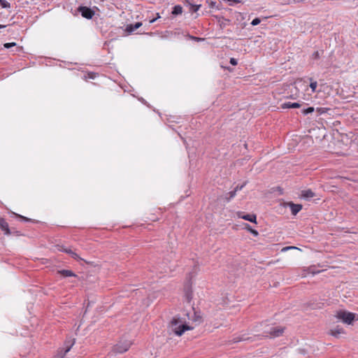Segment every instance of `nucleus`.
Masks as SVG:
<instances>
[{
    "instance_id": "nucleus-11",
    "label": "nucleus",
    "mask_w": 358,
    "mask_h": 358,
    "mask_svg": "<svg viewBox=\"0 0 358 358\" xmlns=\"http://www.w3.org/2000/svg\"><path fill=\"white\" fill-rule=\"evenodd\" d=\"M75 343V339H69V340H66L64 343V354L62 356V357H64V356L68 352L70 351V350L71 349V348L73 347V345H74Z\"/></svg>"
},
{
    "instance_id": "nucleus-18",
    "label": "nucleus",
    "mask_w": 358,
    "mask_h": 358,
    "mask_svg": "<svg viewBox=\"0 0 358 358\" xmlns=\"http://www.w3.org/2000/svg\"><path fill=\"white\" fill-rule=\"evenodd\" d=\"M182 7L180 5H176L173 7L171 13L173 15H178L182 14Z\"/></svg>"
},
{
    "instance_id": "nucleus-19",
    "label": "nucleus",
    "mask_w": 358,
    "mask_h": 358,
    "mask_svg": "<svg viewBox=\"0 0 358 358\" xmlns=\"http://www.w3.org/2000/svg\"><path fill=\"white\" fill-rule=\"evenodd\" d=\"M330 108H323V107H317L316 110H315L316 113L315 117H317L318 116L327 113L328 110H330Z\"/></svg>"
},
{
    "instance_id": "nucleus-32",
    "label": "nucleus",
    "mask_w": 358,
    "mask_h": 358,
    "mask_svg": "<svg viewBox=\"0 0 358 358\" xmlns=\"http://www.w3.org/2000/svg\"><path fill=\"white\" fill-rule=\"evenodd\" d=\"M260 22H261V20L259 17H255L251 22V24L252 26H256V25H258Z\"/></svg>"
},
{
    "instance_id": "nucleus-42",
    "label": "nucleus",
    "mask_w": 358,
    "mask_h": 358,
    "mask_svg": "<svg viewBox=\"0 0 358 358\" xmlns=\"http://www.w3.org/2000/svg\"><path fill=\"white\" fill-rule=\"evenodd\" d=\"M194 38H195V39H196V40H197V41L203 40V38H196V37H194Z\"/></svg>"
},
{
    "instance_id": "nucleus-30",
    "label": "nucleus",
    "mask_w": 358,
    "mask_h": 358,
    "mask_svg": "<svg viewBox=\"0 0 358 358\" xmlns=\"http://www.w3.org/2000/svg\"><path fill=\"white\" fill-rule=\"evenodd\" d=\"M15 216L19 217L22 221H24V222H31V220L30 218H28V217H26L24 216H22L21 215H18V214H16L15 213Z\"/></svg>"
},
{
    "instance_id": "nucleus-14",
    "label": "nucleus",
    "mask_w": 358,
    "mask_h": 358,
    "mask_svg": "<svg viewBox=\"0 0 358 358\" xmlns=\"http://www.w3.org/2000/svg\"><path fill=\"white\" fill-rule=\"evenodd\" d=\"M57 273L61 275L63 277H65V278L66 277H77V275L71 270H66V269L59 270L57 271Z\"/></svg>"
},
{
    "instance_id": "nucleus-40",
    "label": "nucleus",
    "mask_w": 358,
    "mask_h": 358,
    "mask_svg": "<svg viewBox=\"0 0 358 358\" xmlns=\"http://www.w3.org/2000/svg\"><path fill=\"white\" fill-rule=\"evenodd\" d=\"M313 57L314 59H318V58L320 57V53H319V52H318V51H315V52H313Z\"/></svg>"
},
{
    "instance_id": "nucleus-25",
    "label": "nucleus",
    "mask_w": 358,
    "mask_h": 358,
    "mask_svg": "<svg viewBox=\"0 0 358 358\" xmlns=\"http://www.w3.org/2000/svg\"><path fill=\"white\" fill-rule=\"evenodd\" d=\"M208 5H209V7L210 8H216L217 10L220 9V7H219V5H217V1H213V0H207L206 1Z\"/></svg>"
},
{
    "instance_id": "nucleus-27",
    "label": "nucleus",
    "mask_w": 358,
    "mask_h": 358,
    "mask_svg": "<svg viewBox=\"0 0 358 358\" xmlns=\"http://www.w3.org/2000/svg\"><path fill=\"white\" fill-rule=\"evenodd\" d=\"M236 194V192L234 189L233 191H231L228 192L225 196V199L227 201H229L231 199H233Z\"/></svg>"
},
{
    "instance_id": "nucleus-10",
    "label": "nucleus",
    "mask_w": 358,
    "mask_h": 358,
    "mask_svg": "<svg viewBox=\"0 0 358 358\" xmlns=\"http://www.w3.org/2000/svg\"><path fill=\"white\" fill-rule=\"evenodd\" d=\"M142 26V22H137L135 24H129L127 26L125 31L128 34H132L134 31Z\"/></svg>"
},
{
    "instance_id": "nucleus-28",
    "label": "nucleus",
    "mask_w": 358,
    "mask_h": 358,
    "mask_svg": "<svg viewBox=\"0 0 358 358\" xmlns=\"http://www.w3.org/2000/svg\"><path fill=\"white\" fill-rule=\"evenodd\" d=\"M0 5L3 8H8L10 7V3L6 0H0Z\"/></svg>"
},
{
    "instance_id": "nucleus-15",
    "label": "nucleus",
    "mask_w": 358,
    "mask_h": 358,
    "mask_svg": "<svg viewBox=\"0 0 358 358\" xmlns=\"http://www.w3.org/2000/svg\"><path fill=\"white\" fill-rule=\"evenodd\" d=\"M185 297L188 303H189L192 299L193 292L191 285L185 288Z\"/></svg>"
},
{
    "instance_id": "nucleus-13",
    "label": "nucleus",
    "mask_w": 358,
    "mask_h": 358,
    "mask_svg": "<svg viewBox=\"0 0 358 358\" xmlns=\"http://www.w3.org/2000/svg\"><path fill=\"white\" fill-rule=\"evenodd\" d=\"M343 334H345V331L339 326H337L334 329L330 330V334L336 338H339L340 335Z\"/></svg>"
},
{
    "instance_id": "nucleus-23",
    "label": "nucleus",
    "mask_w": 358,
    "mask_h": 358,
    "mask_svg": "<svg viewBox=\"0 0 358 358\" xmlns=\"http://www.w3.org/2000/svg\"><path fill=\"white\" fill-rule=\"evenodd\" d=\"M201 6V4L197 5V4H194L193 3L189 7V10L190 13H195V12H196V11H198L199 10Z\"/></svg>"
},
{
    "instance_id": "nucleus-26",
    "label": "nucleus",
    "mask_w": 358,
    "mask_h": 358,
    "mask_svg": "<svg viewBox=\"0 0 358 358\" xmlns=\"http://www.w3.org/2000/svg\"><path fill=\"white\" fill-rule=\"evenodd\" d=\"M193 310H194V308H193ZM192 320L194 322H199V323L202 322L201 316L195 311H194V317Z\"/></svg>"
},
{
    "instance_id": "nucleus-6",
    "label": "nucleus",
    "mask_w": 358,
    "mask_h": 358,
    "mask_svg": "<svg viewBox=\"0 0 358 358\" xmlns=\"http://www.w3.org/2000/svg\"><path fill=\"white\" fill-rule=\"evenodd\" d=\"M285 205L289 207L292 214L293 215H296L297 213L302 209L303 207L301 204L294 203L292 201L286 203Z\"/></svg>"
},
{
    "instance_id": "nucleus-37",
    "label": "nucleus",
    "mask_w": 358,
    "mask_h": 358,
    "mask_svg": "<svg viewBox=\"0 0 358 358\" xmlns=\"http://www.w3.org/2000/svg\"><path fill=\"white\" fill-rule=\"evenodd\" d=\"M299 250L298 248L295 247V246H288V247H286V248H284L282 251H285V250Z\"/></svg>"
},
{
    "instance_id": "nucleus-5",
    "label": "nucleus",
    "mask_w": 358,
    "mask_h": 358,
    "mask_svg": "<svg viewBox=\"0 0 358 358\" xmlns=\"http://www.w3.org/2000/svg\"><path fill=\"white\" fill-rule=\"evenodd\" d=\"M130 341H120L113 347V351L115 353H123L129 350L131 346Z\"/></svg>"
},
{
    "instance_id": "nucleus-22",
    "label": "nucleus",
    "mask_w": 358,
    "mask_h": 358,
    "mask_svg": "<svg viewBox=\"0 0 358 358\" xmlns=\"http://www.w3.org/2000/svg\"><path fill=\"white\" fill-rule=\"evenodd\" d=\"M315 112V108L313 106L308 107L301 110V113L304 115L313 113Z\"/></svg>"
},
{
    "instance_id": "nucleus-36",
    "label": "nucleus",
    "mask_w": 358,
    "mask_h": 358,
    "mask_svg": "<svg viewBox=\"0 0 358 358\" xmlns=\"http://www.w3.org/2000/svg\"><path fill=\"white\" fill-rule=\"evenodd\" d=\"M183 3L185 6L189 7L192 3H194L193 0H183Z\"/></svg>"
},
{
    "instance_id": "nucleus-38",
    "label": "nucleus",
    "mask_w": 358,
    "mask_h": 358,
    "mask_svg": "<svg viewBox=\"0 0 358 358\" xmlns=\"http://www.w3.org/2000/svg\"><path fill=\"white\" fill-rule=\"evenodd\" d=\"M229 63H230L231 65H233V66H236V65H237L238 62H237L236 59H235V58H231V59H230V61H229Z\"/></svg>"
},
{
    "instance_id": "nucleus-2",
    "label": "nucleus",
    "mask_w": 358,
    "mask_h": 358,
    "mask_svg": "<svg viewBox=\"0 0 358 358\" xmlns=\"http://www.w3.org/2000/svg\"><path fill=\"white\" fill-rule=\"evenodd\" d=\"M171 327L172 331L177 336H182L185 331L187 330H191L193 328L187 325V324H183L182 320L179 317H173L171 322Z\"/></svg>"
},
{
    "instance_id": "nucleus-29",
    "label": "nucleus",
    "mask_w": 358,
    "mask_h": 358,
    "mask_svg": "<svg viewBox=\"0 0 358 358\" xmlns=\"http://www.w3.org/2000/svg\"><path fill=\"white\" fill-rule=\"evenodd\" d=\"M71 257L78 262L84 261L85 262L87 263L85 260L81 258L76 252H74L73 254L71 255Z\"/></svg>"
},
{
    "instance_id": "nucleus-3",
    "label": "nucleus",
    "mask_w": 358,
    "mask_h": 358,
    "mask_svg": "<svg viewBox=\"0 0 358 358\" xmlns=\"http://www.w3.org/2000/svg\"><path fill=\"white\" fill-rule=\"evenodd\" d=\"M336 316L344 323L351 324L355 320L356 314L346 310H339L337 312Z\"/></svg>"
},
{
    "instance_id": "nucleus-21",
    "label": "nucleus",
    "mask_w": 358,
    "mask_h": 358,
    "mask_svg": "<svg viewBox=\"0 0 358 358\" xmlns=\"http://www.w3.org/2000/svg\"><path fill=\"white\" fill-rule=\"evenodd\" d=\"M308 80H310V87L313 92H316V88L317 87V81L314 80L312 78H309Z\"/></svg>"
},
{
    "instance_id": "nucleus-31",
    "label": "nucleus",
    "mask_w": 358,
    "mask_h": 358,
    "mask_svg": "<svg viewBox=\"0 0 358 358\" xmlns=\"http://www.w3.org/2000/svg\"><path fill=\"white\" fill-rule=\"evenodd\" d=\"M16 45V43L12 42V43H6L3 44V46L5 48L9 49L12 47H14Z\"/></svg>"
},
{
    "instance_id": "nucleus-35",
    "label": "nucleus",
    "mask_w": 358,
    "mask_h": 358,
    "mask_svg": "<svg viewBox=\"0 0 358 358\" xmlns=\"http://www.w3.org/2000/svg\"><path fill=\"white\" fill-rule=\"evenodd\" d=\"M97 73L94 72H89L87 73V78L90 79H94L96 77Z\"/></svg>"
},
{
    "instance_id": "nucleus-12",
    "label": "nucleus",
    "mask_w": 358,
    "mask_h": 358,
    "mask_svg": "<svg viewBox=\"0 0 358 358\" xmlns=\"http://www.w3.org/2000/svg\"><path fill=\"white\" fill-rule=\"evenodd\" d=\"M315 196V193L310 189L301 191V196L304 199L309 200Z\"/></svg>"
},
{
    "instance_id": "nucleus-17",
    "label": "nucleus",
    "mask_w": 358,
    "mask_h": 358,
    "mask_svg": "<svg viewBox=\"0 0 358 358\" xmlns=\"http://www.w3.org/2000/svg\"><path fill=\"white\" fill-rule=\"evenodd\" d=\"M301 105L298 102H294V103L285 102L281 105V108L283 109H285V108H297L301 107Z\"/></svg>"
},
{
    "instance_id": "nucleus-33",
    "label": "nucleus",
    "mask_w": 358,
    "mask_h": 358,
    "mask_svg": "<svg viewBox=\"0 0 358 358\" xmlns=\"http://www.w3.org/2000/svg\"><path fill=\"white\" fill-rule=\"evenodd\" d=\"M246 185V182H244L243 184L242 185H238L235 188H234V190L236 192H237L239 190H241Z\"/></svg>"
},
{
    "instance_id": "nucleus-7",
    "label": "nucleus",
    "mask_w": 358,
    "mask_h": 358,
    "mask_svg": "<svg viewBox=\"0 0 358 358\" xmlns=\"http://www.w3.org/2000/svg\"><path fill=\"white\" fill-rule=\"evenodd\" d=\"M0 229L6 236L11 235V229L9 228L8 224L3 217L0 218Z\"/></svg>"
},
{
    "instance_id": "nucleus-4",
    "label": "nucleus",
    "mask_w": 358,
    "mask_h": 358,
    "mask_svg": "<svg viewBox=\"0 0 358 358\" xmlns=\"http://www.w3.org/2000/svg\"><path fill=\"white\" fill-rule=\"evenodd\" d=\"M77 11L80 13L81 16L85 19L91 20L95 15V11L87 6H80L77 8Z\"/></svg>"
},
{
    "instance_id": "nucleus-20",
    "label": "nucleus",
    "mask_w": 358,
    "mask_h": 358,
    "mask_svg": "<svg viewBox=\"0 0 358 358\" xmlns=\"http://www.w3.org/2000/svg\"><path fill=\"white\" fill-rule=\"evenodd\" d=\"M244 225V229L250 231L254 236L256 237L259 235V232L256 229H252L249 224L245 223Z\"/></svg>"
},
{
    "instance_id": "nucleus-9",
    "label": "nucleus",
    "mask_w": 358,
    "mask_h": 358,
    "mask_svg": "<svg viewBox=\"0 0 358 358\" xmlns=\"http://www.w3.org/2000/svg\"><path fill=\"white\" fill-rule=\"evenodd\" d=\"M215 18L217 20L221 29H224L225 27L230 22V20L227 19L223 16L216 15Z\"/></svg>"
},
{
    "instance_id": "nucleus-34",
    "label": "nucleus",
    "mask_w": 358,
    "mask_h": 358,
    "mask_svg": "<svg viewBox=\"0 0 358 358\" xmlns=\"http://www.w3.org/2000/svg\"><path fill=\"white\" fill-rule=\"evenodd\" d=\"M11 235L19 236L22 235V233L15 229H11Z\"/></svg>"
},
{
    "instance_id": "nucleus-24",
    "label": "nucleus",
    "mask_w": 358,
    "mask_h": 358,
    "mask_svg": "<svg viewBox=\"0 0 358 358\" xmlns=\"http://www.w3.org/2000/svg\"><path fill=\"white\" fill-rule=\"evenodd\" d=\"M59 251L65 252L69 255L70 256L75 252L71 248H66L64 246H61L59 248Z\"/></svg>"
},
{
    "instance_id": "nucleus-8",
    "label": "nucleus",
    "mask_w": 358,
    "mask_h": 358,
    "mask_svg": "<svg viewBox=\"0 0 358 358\" xmlns=\"http://www.w3.org/2000/svg\"><path fill=\"white\" fill-rule=\"evenodd\" d=\"M256 337L254 336V338L249 337L246 334L243 335H238V336H234V337L232 339L233 343H238L241 341H255Z\"/></svg>"
},
{
    "instance_id": "nucleus-39",
    "label": "nucleus",
    "mask_w": 358,
    "mask_h": 358,
    "mask_svg": "<svg viewBox=\"0 0 358 358\" xmlns=\"http://www.w3.org/2000/svg\"><path fill=\"white\" fill-rule=\"evenodd\" d=\"M160 18L159 13H157V17L155 18H153L149 21L150 24L154 23L157 19Z\"/></svg>"
},
{
    "instance_id": "nucleus-16",
    "label": "nucleus",
    "mask_w": 358,
    "mask_h": 358,
    "mask_svg": "<svg viewBox=\"0 0 358 358\" xmlns=\"http://www.w3.org/2000/svg\"><path fill=\"white\" fill-rule=\"evenodd\" d=\"M239 217H241L242 219L249 221L252 223H257V216L255 214H245L242 216L238 215Z\"/></svg>"
},
{
    "instance_id": "nucleus-1",
    "label": "nucleus",
    "mask_w": 358,
    "mask_h": 358,
    "mask_svg": "<svg viewBox=\"0 0 358 358\" xmlns=\"http://www.w3.org/2000/svg\"><path fill=\"white\" fill-rule=\"evenodd\" d=\"M264 325V329L261 334L255 335V337H271L275 338L279 337L282 335L284 332V328L277 326H271L268 324H266L265 323H262L261 326Z\"/></svg>"
},
{
    "instance_id": "nucleus-41",
    "label": "nucleus",
    "mask_w": 358,
    "mask_h": 358,
    "mask_svg": "<svg viewBox=\"0 0 358 358\" xmlns=\"http://www.w3.org/2000/svg\"><path fill=\"white\" fill-rule=\"evenodd\" d=\"M6 27V25L0 24V29L5 28Z\"/></svg>"
}]
</instances>
